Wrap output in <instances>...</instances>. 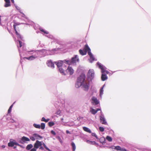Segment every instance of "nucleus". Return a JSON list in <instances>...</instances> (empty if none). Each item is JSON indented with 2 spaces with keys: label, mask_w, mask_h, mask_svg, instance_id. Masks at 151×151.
I'll use <instances>...</instances> for the list:
<instances>
[{
  "label": "nucleus",
  "mask_w": 151,
  "mask_h": 151,
  "mask_svg": "<svg viewBox=\"0 0 151 151\" xmlns=\"http://www.w3.org/2000/svg\"><path fill=\"white\" fill-rule=\"evenodd\" d=\"M86 77L83 73L81 74L77 78L75 83V87L77 88H79L81 86L85 89L84 90L88 91L90 87V84L91 82L85 81Z\"/></svg>",
  "instance_id": "f257e3e1"
},
{
  "label": "nucleus",
  "mask_w": 151,
  "mask_h": 151,
  "mask_svg": "<svg viewBox=\"0 0 151 151\" xmlns=\"http://www.w3.org/2000/svg\"><path fill=\"white\" fill-rule=\"evenodd\" d=\"M94 72L93 69H90L87 74L86 81L88 82H92L94 77Z\"/></svg>",
  "instance_id": "f03ea898"
},
{
  "label": "nucleus",
  "mask_w": 151,
  "mask_h": 151,
  "mask_svg": "<svg viewBox=\"0 0 151 151\" xmlns=\"http://www.w3.org/2000/svg\"><path fill=\"white\" fill-rule=\"evenodd\" d=\"M27 52L29 54H32V55L35 57V59L38 58H39L42 57V56L41 55V53H40V50H31Z\"/></svg>",
  "instance_id": "7ed1b4c3"
},
{
  "label": "nucleus",
  "mask_w": 151,
  "mask_h": 151,
  "mask_svg": "<svg viewBox=\"0 0 151 151\" xmlns=\"http://www.w3.org/2000/svg\"><path fill=\"white\" fill-rule=\"evenodd\" d=\"M17 25V24L16 25L15 24V23L13 25V27L14 28V30L15 31V33L16 35H17V38H18V40H17V41H18L19 43V46L20 47H21L22 46V42L19 40V39H20L21 40H22L23 37L21 36V35L19 34L18 32L17 31V30L16 28V26Z\"/></svg>",
  "instance_id": "20e7f679"
},
{
  "label": "nucleus",
  "mask_w": 151,
  "mask_h": 151,
  "mask_svg": "<svg viewBox=\"0 0 151 151\" xmlns=\"http://www.w3.org/2000/svg\"><path fill=\"white\" fill-rule=\"evenodd\" d=\"M96 64L98 66L99 68L101 69L102 73H105L106 72L107 74L110 73L109 71L106 70V68L99 62H97Z\"/></svg>",
  "instance_id": "39448f33"
},
{
  "label": "nucleus",
  "mask_w": 151,
  "mask_h": 151,
  "mask_svg": "<svg viewBox=\"0 0 151 151\" xmlns=\"http://www.w3.org/2000/svg\"><path fill=\"white\" fill-rule=\"evenodd\" d=\"M80 61L78 56L77 55H74L72 57L70 60V62L71 65L72 64H76L77 62H79Z\"/></svg>",
  "instance_id": "423d86ee"
},
{
  "label": "nucleus",
  "mask_w": 151,
  "mask_h": 151,
  "mask_svg": "<svg viewBox=\"0 0 151 151\" xmlns=\"http://www.w3.org/2000/svg\"><path fill=\"white\" fill-rule=\"evenodd\" d=\"M14 145L22 147V145L17 143L15 140L13 139H10L9 142L8 144V146L10 147H12Z\"/></svg>",
  "instance_id": "0eeeda50"
},
{
  "label": "nucleus",
  "mask_w": 151,
  "mask_h": 151,
  "mask_svg": "<svg viewBox=\"0 0 151 151\" xmlns=\"http://www.w3.org/2000/svg\"><path fill=\"white\" fill-rule=\"evenodd\" d=\"M101 115L99 116V118L101 122L103 124L107 125L108 124L102 112L101 111L100 112Z\"/></svg>",
  "instance_id": "6e6552de"
},
{
  "label": "nucleus",
  "mask_w": 151,
  "mask_h": 151,
  "mask_svg": "<svg viewBox=\"0 0 151 151\" xmlns=\"http://www.w3.org/2000/svg\"><path fill=\"white\" fill-rule=\"evenodd\" d=\"M61 48H56L53 49L52 50H49V55H55L58 51H60Z\"/></svg>",
  "instance_id": "1a4fd4ad"
},
{
  "label": "nucleus",
  "mask_w": 151,
  "mask_h": 151,
  "mask_svg": "<svg viewBox=\"0 0 151 151\" xmlns=\"http://www.w3.org/2000/svg\"><path fill=\"white\" fill-rule=\"evenodd\" d=\"M40 53L42 57H44L46 55H49V50H46L45 49H43L40 50Z\"/></svg>",
  "instance_id": "9d476101"
},
{
  "label": "nucleus",
  "mask_w": 151,
  "mask_h": 151,
  "mask_svg": "<svg viewBox=\"0 0 151 151\" xmlns=\"http://www.w3.org/2000/svg\"><path fill=\"white\" fill-rule=\"evenodd\" d=\"M29 141L30 139L29 138L23 136L19 140V142L21 144H24V143H26L27 142Z\"/></svg>",
  "instance_id": "9b49d317"
},
{
  "label": "nucleus",
  "mask_w": 151,
  "mask_h": 151,
  "mask_svg": "<svg viewBox=\"0 0 151 151\" xmlns=\"http://www.w3.org/2000/svg\"><path fill=\"white\" fill-rule=\"evenodd\" d=\"M48 66L52 68H54V63H53L51 60H48L46 63Z\"/></svg>",
  "instance_id": "f8f14e48"
},
{
  "label": "nucleus",
  "mask_w": 151,
  "mask_h": 151,
  "mask_svg": "<svg viewBox=\"0 0 151 151\" xmlns=\"http://www.w3.org/2000/svg\"><path fill=\"white\" fill-rule=\"evenodd\" d=\"M54 63L57 65L58 68H60L62 67L63 64L62 60H59L55 62Z\"/></svg>",
  "instance_id": "ddd939ff"
},
{
  "label": "nucleus",
  "mask_w": 151,
  "mask_h": 151,
  "mask_svg": "<svg viewBox=\"0 0 151 151\" xmlns=\"http://www.w3.org/2000/svg\"><path fill=\"white\" fill-rule=\"evenodd\" d=\"M91 102L92 104H99V101L98 100L96 97L94 96H93L92 97Z\"/></svg>",
  "instance_id": "4468645a"
},
{
  "label": "nucleus",
  "mask_w": 151,
  "mask_h": 151,
  "mask_svg": "<svg viewBox=\"0 0 151 151\" xmlns=\"http://www.w3.org/2000/svg\"><path fill=\"white\" fill-rule=\"evenodd\" d=\"M42 145L41 142L37 140L34 144V147L36 149H38L39 147L41 146Z\"/></svg>",
  "instance_id": "2eb2a0df"
},
{
  "label": "nucleus",
  "mask_w": 151,
  "mask_h": 151,
  "mask_svg": "<svg viewBox=\"0 0 151 151\" xmlns=\"http://www.w3.org/2000/svg\"><path fill=\"white\" fill-rule=\"evenodd\" d=\"M84 49L86 51H87V52H88V55L92 54L91 52V49L87 44L85 45Z\"/></svg>",
  "instance_id": "dca6fc26"
},
{
  "label": "nucleus",
  "mask_w": 151,
  "mask_h": 151,
  "mask_svg": "<svg viewBox=\"0 0 151 151\" xmlns=\"http://www.w3.org/2000/svg\"><path fill=\"white\" fill-rule=\"evenodd\" d=\"M67 72H69L70 75H72L74 72V70L72 67L70 66H68L67 70H66Z\"/></svg>",
  "instance_id": "f3484780"
},
{
  "label": "nucleus",
  "mask_w": 151,
  "mask_h": 151,
  "mask_svg": "<svg viewBox=\"0 0 151 151\" xmlns=\"http://www.w3.org/2000/svg\"><path fill=\"white\" fill-rule=\"evenodd\" d=\"M99 110H101V109H95L93 108H90V111L91 112L92 114L94 115Z\"/></svg>",
  "instance_id": "a211bd4d"
},
{
  "label": "nucleus",
  "mask_w": 151,
  "mask_h": 151,
  "mask_svg": "<svg viewBox=\"0 0 151 151\" xmlns=\"http://www.w3.org/2000/svg\"><path fill=\"white\" fill-rule=\"evenodd\" d=\"M108 79V77L105 73H102L101 80L103 81H104Z\"/></svg>",
  "instance_id": "6ab92c4d"
},
{
  "label": "nucleus",
  "mask_w": 151,
  "mask_h": 151,
  "mask_svg": "<svg viewBox=\"0 0 151 151\" xmlns=\"http://www.w3.org/2000/svg\"><path fill=\"white\" fill-rule=\"evenodd\" d=\"M79 52L80 55H86L87 51H86L84 49L83 50L82 49H80L79 50Z\"/></svg>",
  "instance_id": "aec40b11"
},
{
  "label": "nucleus",
  "mask_w": 151,
  "mask_h": 151,
  "mask_svg": "<svg viewBox=\"0 0 151 151\" xmlns=\"http://www.w3.org/2000/svg\"><path fill=\"white\" fill-rule=\"evenodd\" d=\"M58 69L59 71L62 75H65L66 74L65 73V70L63 69L62 67Z\"/></svg>",
  "instance_id": "412c9836"
},
{
  "label": "nucleus",
  "mask_w": 151,
  "mask_h": 151,
  "mask_svg": "<svg viewBox=\"0 0 151 151\" xmlns=\"http://www.w3.org/2000/svg\"><path fill=\"white\" fill-rule=\"evenodd\" d=\"M63 63L67 64L69 65H71L70 60L69 59H66L63 60Z\"/></svg>",
  "instance_id": "4be33fe9"
},
{
  "label": "nucleus",
  "mask_w": 151,
  "mask_h": 151,
  "mask_svg": "<svg viewBox=\"0 0 151 151\" xmlns=\"http://www.w3.org/2000/svg\"><path fill=\"white\" fill-rule=\"evenodd\" d=\"M24 58H26V59L30 60H34L36 59L35 57L32 55L29 57H24Z\"/></svg>",
  "instance_id": "5701e85b"
},
{
  "label": "nucleus",
  "mask_w": 151,
  "mask_h": 151,
  "mask_svg": "<svg viewBox=\"0 0 151 151\" xmlns=\"http://www.w3.org/2000/svg\"><path fill=\"white\" fill-rule=\"evenodd\" d=\"M90 58V62L92 63L93 61L95 60V58L92 54L88 55Z\"/></svg>",
  "instance_id": "b1692460"
},
{
  "label": "nucleus",
  "mask_w": 151,
  "mask_h": 151,
  "mask_svg": "<svg viewBox=\"0 0 151 151\" xmlns=\"http://www.w3.org/2000/svg\"><path fill=\"white\" fill-rule=\"evenodd\" d=\"M33 136L35 137V139H39V138L42 139V136L37 134H34Z\"/></svg>",
  "instance_id": "393cba45"
},
{
  "label": "nucleus",
  "mask_w": 151,
  "mask_h": 151,
  "mask_svg": "<svg viewBox=\"0 0 151 151\" xmlns=\"http://www.w3.org/2000/svg\"><path fill=\"white\" fill-rule=\"evenodd\" d=\"M83 129L85 131L88 132L89 133H90L91 132V130L89 129L87 127H83Z\"/></svg>",
  "instance_id": "a878e982"
},
{
  "label": "nucleus",
  "mask_w": 151,
  "mask_h": 151,
  "mask_svg": "<svg viewBox=\"0 0 151 151\" xmlns=\"http://www.w3.org/2000/svg\"><path fill=\"white\" fill-rule=\"evenodd\" d=\"M33 147V145L32 144L28 145L26 147V149L27 150H29L32 148Z\"/></svg>",
  "instance_id": "bb28decb"
},
{
  "label": "nucleus",
  "mask_w": 151,
  "mask_h": 151,
  "mask_svg": "<svg viewBox=\"0 0 151 151\" xmlns=\"http://www.w3.org/2000/svg\"><path fill=\"white\" fill-rule=\"evenodd\" d=\"M71 145L72 146L73 151H75L76 149V146L75 143L73 142H72Z\"/></svg>",
  "instance_id": "cd10ccee"
},
{
  "label": "nucleus",
  "mask_w": 151,
  "mask_h": 151,
  "mask_svg": "<svg viewBox=\"0 0 151 151\" xmlns=\"http://www.w3.org/2000/svg\"><path fill=\"white\" fill-rule=\"evenodd\" d=\"M106 139L110 142H111L112 140V138L109 136H107L106 137Z\"/></svg>",
  "instance_id": "c85d7f7f"
},
{
  "label": "nucleus",
  "mask_w": 151,
  "mask_h": 151,
  "mask_svg": "<svg viewBox=\"0 0 151 151\" xmlns=\"http://www.w3.org/2000/svg\"><path fill=\"white\" fill-rule=\"evenodd\" d=\"M14 5L15 7L16 8L17 10L19 12H20L21 13H22V12H21V9L20 8L17 6L15 4H14Z\"/></svg>",
  "instance_id": "c756f323"
},
{
  "label": "nucleus",
  "mask_w": 151,
  "mask_h": 151,
  "mask_svg": "<svg viewBox=\"0 0 151 151\" xmlns=\"http://www.w3.org/2000/svg\"><path fill=\"white\" fill-rule=\"evenodd\" d=\"M50 120V119H45V117H43L42 118L41 121H42L45 122H48Z\"/></svg>",
  "instance_id": "7c9ffc66"
},
{
  "label": "nucleus",
  "mask_w": 151,
  "mask_h": 151,
  "mask_svg": "<svg viewBox=\"0 0 151 151\" xmlns=\"http://www.w3.org/2000/svg\"><path fill=\"white\" fill-rule=\"evenodd\" d=\"M33 126L36 128L40 129V124H33Z\"/></svg>",
  "instance_id": "2f4dec72"
},
{
  "label": "nucleus",
  "mask_w": 151,
  "mask_h": 151,
  "mask_svg": "<svg viewBox=\"0 0 151 151\" xmlns=\"http://www.w3.org/2000/svg\"><path fill=\"white\" fill-rule=\"evenodd\" d=\"M40 128H41V129H44L45 128V123H41V125H40Z\"/></svg>",
  "instance_id": "473e14b6"
},
{
  "label": "nucleus",
  "mask_w": 151,
  "mask_h": 151,
  "mask_svg": "<svg viewBox=\"0 0 151 151\" xmlns=\"http://www.w3.org/2000/svg\"><path fill=\"white\" fill-rule=\"evenodd\" d=\"M58 103L59 104H65V101L63 100H62V101H61V100L60 99H58Z\"/></svg>",
  "instance_id": "72a5a7b5"
},
{
  "label": "nucleus",
  "mask_w": 151,
  "mask_h": 151,
  "mask_svg": "<svg viewBox=\"0 0 151 151\" xmlns=\"http://www.w3.org/2000/svg\"><path fill=\"white\" fill-rule=\"evenodd\" d=\"M4 6L5 7H8L11 6L10 2L5 3L4 5Z\"/></svg>",
  "instance_id": "f704fd0d"
},
{
  "label": "nucleus",
  "mask_w": 151,
  "mask_h": 151,
  "mask_svg": "<svg viewBox=\"0 0 151 151\" xmlns=\"http://www.w3.org/2000/svg\"><path fill=\"white\" fill-rule=\"evenodd\" d=\"M40 29L41 31L44 32L45 34H48V32L47 31L45 30L44 29H43L42 28H40Z\"/></svg>",
  "instance_id": "c9c22d12"
},
{
  "label": "nucleus",
  "mask_w": 151,
  "mask_h": 151,
  "mask_svg": "<svg viewBox=\"0 0 151 151\" xmlns=\"http://www.w3.org/2000/svg\"><path fill=\"white\" fill-rule=\"evenodd\" d=\"M13 106V104H12L10 107H9L8 111V113L9 114L10 113L11 111L12 108Z\"/></svg>",
  "instance_id": "e433bc0d"
},
{
  "label": "nucleus",
  "mask_w": 151,
  "mask_h": 151,
  "mask_svg": "<svg viewBox=\"0 0 151 151\" xmlns=\"http://www.w3.org/2000/svg\"><path fill=\"white\" fill-rule=\"evenodd\" d=\"M74 123L73 122H70V124H67L66 125H65V124H64V125H65L66 126H73L74 125Z\"/></svg>",
  "instance_id": "4c0bfd02"
},
{
  "label": "nucleus",
  "mask_w": 151,
  "mask_h": 151,
  "mask_svg": "<svg viewBox=\"0 0 151 151\" xmlns=\"http://www.w3.org/2000/svg\"><path fill=\"white\" fill-rule=\"evenodd\" d=\"M42 145H43V146H44V147L47 150L49 151H52V150H50L49 149L47 146H46V145H45V144L44 143H43V144H42Z\"/></svg>",
  "instance_id": "58836bf2"
},
{
  "label": "nucleus",
  "mask_w": 151,
  "mask_h": 151,
  "mask_svg": "<svg viewBox=\"0 0 151 151\" xmlns=\"http://www.w3.org/2000/svg\"><path fill=\"white\" fill-rule=\"evenodd\" d=\"M121 147L119 146H116L115 147V149L118 150H121Z\"/></svg>",
  "instance_id": "ea45409f"
},
{
  "label": "nucleus",
  "mask_w": 151,
  "mask_h": 151,
  "mask_svg": "<svg viewBox=\"0 0 151 151\" xmlns=\"http://www.w3.org/2000/svg\"><path fill=\"white\" fill-rule=\"evenodd\" d=\"M103 92H104V90L102 89H100L99 90V92H100V96H102L103 94Z\"/></svg>",
  "instance_id": "a19ab883"
},
{
  "label": "nucleus",
  "mask_w": 151,
  "mask_h": 151,
  "mask_svg": "<svg viewBox=\"0 0 151 151\" xmlns=\"http://www.w3.org/2000/svg\"><path fill=\"white\" fill-rule=\"evenodd\" d=\"M54 123L53 122H49L48 124L49 126L52 127L54 125Z\"/></svg>",
  "instance_id": "79ce46f5"
},
{
  "label": "nucleus",
  "mask_w": 151,
  "mask_h": 151,
  "mask_svg": "<svg viewBox=\"0 0 151 151\" xmlns=\"http://www.w3.org/2000/svg\"><path fill=\"white\" fill-rule=\"evenodd\" d=\"M99 130L101 132H103L104 131V127H99Z\"/></svg>",
  "instance_id": "37998d69"
},
{
  "label": "nucleus",
  "mask_w": 151,
  "mask_h": 151,
  "mask_svg": "<svg viewBox=\"0 0 151 151\" xmlns=\"http://www.w3.org/2000/svg\"><path fill=\"white\" fill-rule=\"evenodd\" d=\"M30 139L32 141H34L35 140V137L33 136V134L32 135V136L30 137Z\"/></svg>",
  "instance_id": "c03bdc74"
},
{
  "label": "nucleus",
  "mask_w": 151,
  "mask_h": 151,
  "mask_svg": "<svg viewBox=\"0 0 151 151\" xmlns=\"http://www.w3.org/2000/svg\"><path fill=\"white\" fill-rule=\"evenodd\" d=\"M51 133L54 135H55L56 134V133L53 130L51 131Z\"/></svg>",
  "instance_id": "a18cd8bd"
},
{
  "label": "nucleus",
  "mask_w": 151,
  "mask_h": 151,
  "mask_svg": "<svg viewBox=\"0 0 151 151\" xmlns=\"http://www.w3.org/2000/svg\"><path fill=\"white\" fill-rule=\"evenodd\" d=\"M37 149H36L34 147L30 151H36L37 150Z\"/></svg>",
  "instance_id": "49530a36"
},
{
  "label": "nucleus",
  "mask_w": 151,
  "mask_h": 151,
  "mask_svg": "<svg viewBox=\"0 0 151 151\" xmlns=\"http://www.w3.org/2000/svg\"><path fill=\"white\" fill-rule=\"evenodd\" d=\"M92 135L93 136L95 137L96 138H97V136L95 133H92Z\"/></svg>",
  "instance_id": "de8ad7c7"
},
{
  "label": "nucleus",
  "mask_w": 151,
  "mask_h": 151,
  "mask_svg": "<svg viewBox=\"0 0 151 151\" xmlns=\"http://www.w3.org/2000/svg\"><path fill=\"white\" fill-rule=\"evenodd\" d=\"M10 122L11 123L15 122V121L13 119H11Z\"/></svg>",
  "instance_id": "09e8293b"
},
{
  "label": "nucleus",
  "mask_w": 151,
  "mask_h": 151,
  "mask_svg": "<svg viewBox=\"0 0 151 151\" xmlns=\"http://www.w3.org/2000/svg\"><path fill=\"white\" fill-rule=\"evenodd\" d=\"M121 151H127V150L125 149L124 148H121Z\"/></svg>",
  "instance_id": "8fccbe9b"
},
{
  "label": "nucleus",
  "mask_w": 151,
  "mask_h": 151,
  "mask_svg": "<svg viewBox=\"0 0 151 151\" xmlns=\"http://www.w3.org/2000/svg\"><path fill=\"white\" fill-rule=\"evenodd\" d=\"M60 110H58L57 111V114H60Z\"/></svg>",
  "instance_id": "3c124183"
},
{
  "label": "nucleus",
  "mask_w": 151,
  "mask_h": 151,
  "mask_svg": "<svg viewBox=\"0 0 151 151\" xmlns=\"http://www.w3.org/2000/svg\"><path fill=\"white\" fill-rule=\"evenodd\" d=\"M5 3L10 2V0H4Z\"/></svg>",
  "instance_id": "603ef678"
},
{
  "label": "nucleus",
  "mask_w": 151,
  "mask_h": 151,
  "mask_svg": "<svg viewBox=\"0 0 151 151\" xmlns=\"http://www.w3.org/2000/svg\"><path fill=\"white\" fill-rule=\"evenodd\" d=\"M41 150H44V148L42 146H40V147L39 148Z\"/></svg>",
  "instance_id": "864d4df0"
},
{
  "label": "nucleus",
  "mask_w": 151,
  "mask_h": 151,
  "mask_svg": "<svg viewBox=\"0 0 151 151\" xmlns=\"http://www.w3.org/2000/svg\"><path fill=\"white\" fill-rule=\"evenodd\" d=\"M22 14H23L22 17L25 18V15L22 12Z\"/></svg>",
  "instance_id": "5fc2aeb1"
},
{
  "label": "nucleus",
  "mask_w": 151,
  "mask_h": 151,
  "mask_svg": "<svg viewBox=\"0 0 151 151\" xmlns=\"http://www.w3.org/2000/svg\"><path fill=\"white\" fill-rule=\"evenodd\" d=\"M11 2L12 3H13V4H14V0H11Z\"/></svg>",
  "instance_id": "6e6d98bb"
},
{
  "label": "nucleus",
  "mask_w": 151,
  "mask_h": 151,
  "mask_svg": "<svg viewBox=\"0 0 151 151\" xmlns=\"http://www.w3.org/2000/svg\"><path fill=\"white\" fill-rule=\"evenodd\" d=\"M1 15H0V25L1 24Z\"/></svg>",
  "instance_id": "4d7b16f0"
},
{
  "label": "nucleus",
  "mask_w": 151,
  "mask_h": 151,
  "mask_svg": "<svg viewBox=\"0 0 151 151\" xmlns=\"http://www.w3.org/2000/svg\"><path fill=\"white\" fill-rule=\"evenodd\" d=\"M66 132L67 134L70 133V132L68 130H67L66 131Z\"/></svg>",
  "instance_id": "13d9d810"
},
{
  "label": "nucleus",
  "mask_w": 151,
  "mask_h": 151,
  "mask_svg": "<svg viewBox=\"0 0 151 151\" xmlns=\"http://www.w3.org/2000/svg\"><path fill=\"white\" fill-rule=\"evenodd\" d=\"M1 147L3 148H4L5 147V146L4 145H2Z\"/></svg>",
  "instance_id": "bf43d9fd"
},
{
  "label": "nucleus",
  "mask_w": 151,
  "mask_h": 151,
  "mask_svg": "<svg viewBox=\"0 0 151 151\" xmlns=\"http://www.w3.org/2000/svg\"><path fill=\"white\" fill-rule=\"evenodd\" d=\"M19 55H20L21 57V53L20 52V50L19 49Z\"/></svg>",
  "instance_id": "052dcab7"
},
{
  "label": "nucleus",
  "mask_w": 151,
  "mask_h": 151,
  "mask_svg": "<svg viewBox=\"0 0 151 151\" xmlns=\"http://www.w3.org/2000/svg\"><path fill=\"white\" fill-rule=\"evenodd\" d=\"M104 88L103 87H102V86L101 88L100 89H102V90H104Z\"/></svg>",
  "instance_id": "680f3d73"
},
{
  "label": "nucleus",
  "mask_w": 151,
  "mask_h": 151,
  "mask_svg": "<svg viewBox=\"0 0 151 151\" xmlns=\"http://www.w3.org/2000/svg\"><path fill=\"white\" fill-rule=\"evenodd\" d=\"M105 86V84H104V85H103L102 86V87H103V88H104Z\"/></svg>",
  "instance_id": "e2e57ef3"
},
{
  "label": "nucleus",
  "mask_w": 151,
  "mask_h": 151,
  "mask_svg": "<svg viewBox=\"0 0 151 151\" xmlns=\"http://www.w3.org/2000/svg\"><path fill=\"white\" fill-rule=\"evenodd\" d=\"M25 24H26V25H29V24L28 23H26Z\"/></svg>",
  "instance_id": "0e129e2a"
},
{
  "label": "nucleus",
  "mask_w": 151,
  "mask_h": 151,
  "mask_svg": "<svg viewBox=\"0 0 151 151\" xmlns=\"http://www.w3.org/2000/svg\"><path fill=\"white\" fill-rule=\"evenodd\" d=\"M61 120L62 121L63 120V118H61Z\"/></svg>",
  "instance_id": "69168bd1"
},
{
  "label": "nucleus",
  "mask_w": 151,
  "mask_h": 151,
  "mask_svg": "<svg viewBox=\"0 0 151 151\" xmlns=\"http://www.w3.org/2000/svg\"><path fill=\"white\" fill-rule=\"evenodd\" d=\"M16 147H16V146H14V149H15Z\"/></svg>",
  "instance_id": "338daca9"
},
{
  "label": "nucleus",
  "mask_w": 151,
  "mask_h": 151,
  "mask_svg": "<svg viewBox=\"0 0 151 151\" xmlns=\"http://www.w3.org/2000/svg\"><path fill=\"white\" fill-rule=\"evenodd\" d=\"M15 102H16V101H14V102L13 103V104H15Z\"/></svg>",
  "instance_id": "774afa93"
}]
</instances>
